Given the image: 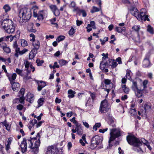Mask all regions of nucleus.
Returning <instances> with one entry per match:
<instances>
[{
  "instance_id": "1",
  "label": "nucleus",
  "mask_w": 154,
  "mask_h": 154,
  "mask_svg": "<svg viewBox=\"0 0 154 154\" xmlns=\"http://www.w3.org/2000/svg\"><path fill=\"white\" fill-rule=\"evenodd\" d=\"M29 144V147L31 149L38 148L40 144V140H37L35 138L26 139H23L20 144L21 152L24 153L27 151V144Z\"/></svg>"
},
{
  "instance_id": "2",
  "label": "nucleus",
  "mask_w": 154,
  "mask_h": 154,
  "mask_svg": "<svg viewBox=\"0 0 154 154\" xmlns=\"http://www.w3.org/2000/svg\"><path fill=\"white\" fill-rule=\"evenodd\" d=\"M131 13L134 16L137 18L140 21H145L147 20L149 21L148 18V16L146 15V11L145 9H142L140 11V13H139L137 9L134 8L133 10L131 11Z\"/></svg>"
},
{
  "instance_id": "3",
  "label": "nucleus",
  "mask_w": 154,
  "mask_h": 154,
  "mask_svg": "<svg viewBox=\"0 0 154 154\" xmlns=\"http://www.w3.org/2000/svg\"><path fill=\"white\" fill-rule=\"evenodd\" d=\"M31 12L29 8H24L21 9L19 13V16L20 18L24 20L30 19L31 17Z\"/></svg>"
},
{
  "instance_id": "4",
  "label": "nucleus",
  "mask_w": 154,
  "mask_h": 154,
  "mask_svg": "<svg viewBox=\"0 0 154 154\" xmlns=\"http://www.w3.org/2000/svg\"><path fill=\"white\" fill-rule=\"evenodd\" d=\"M127 140L130 144L134 146H138L142 145L141 139L140 140L132 135H128L127 137Z\"/></svg>"
},
{
  "instance_id": "5",
  "label": "nucleus",
  "mask_w": 154,
  "mask_h": 154,
  "mask_svg": "<svg viewBox=\"0 0 154 154\" xmlns=\"http://www.w3.org/2000/svg\"><path fill=\"white\" fill-rule=\"evenodd\" d=\"M110 137L109 140V142L110 143L111 142L114 140L116 138L118 137L121 135L122 132L119 128H113L110 129Z\"/></svg>"
},
{
  "instance_id": "6",
  "label": "nucleus",
  "mask_w": 154,
  "mask_h": 154,
  "mask_svg": "<svg viewBox=\"0 0 154 154\" xmlns=\"http://www.w3.org/2000/svg\"><path fill=\"white\" fill-rule=\"evenodd\" d=\"M140 84H137V82L133 81L131 88L135 93L136 96L140 97L142 96V92Z\"/></svg>"
},
{
  "instance_id": "7",
  "label": "nucleus",
  "mask_w": 154,
  "mask_h": 154,
  "mask_svg": "<svg viewBox=\"0 0 154 154\" xmlns=\"http://www.w3.org/2000/svg\"><path fill=\"white\" fill-rule=\"evenodd\" d=\"M103 140V137L101 136L96 135L93 137L91 140V144L90 147L92 149H94L97 146L102 143Z\"/></svg>"
},
{
  "instance_id": "8",
  "label": "nucleus",
  "mask_w": 154,
  "mask_h": 154,
  "mask_svg": "<svg viewBox=\"0 0 154 154\" xmlns=\"http://www.w3.org/2000/svg\"><path fill=\"white\" fill-rule=\"evenodd\" d=\"M110 107L106 100L102 101L100 103L99 111L101 112L106 113L108 111Z\"/></svg>"
},
{
  "instance_id": "9",
  "label": "nucleus",
  "mask_w": 154,
  "mask_h": 154,
  "mask_svg": "<svg viewBox=\"0 0 154 154\" xmlns=\"http://www.w3.org/2000/svg\"><path fill=\"white\" fill-rule=\"evenodd\" d=\"M36 10L34 9L33 11V15L35 17H37V19L39 20H42L44 19V17L46 15V12L43 11H40L38 14L35 11Z\"/></svg>"
},
{
  "instance_id": "10",
  "label": "nucleus",
  "mask_w": 154,
  "mask_h": 154,
  "mask_svg": "<svg viewBox=\"0 0 154 154\" xmlns=\"http://www.w3.org/2000/svg\"><path fill=\"white\" fill-rule=\"evenodd\" d=\"M46 152L49 154H60L58 149L54 146H48Z\"/></svg>"
},
{
  "instance_id": "11",
  "label": "nucleus",
  "mask_w": 154,
  "mask_h": 154,
  "mask_svg": "<svg viewBox=\"0 0 154 154\" xmlns=\"http://www.w3.org/2000/svg\"><path fill=\"white\" fill-rule=\"evenodd\" d=\"M1 27L5 29V28L8 26H9L12 25L13 23L11 20L6 19L3 20L2 21H1Z\"/></svg>"
},
{
  "instance_id": "12",
  "label": "nucleus",
  "mask_w": 154,
  "mask_h": 154,
  "mask_svg": "<svg viewBox=\"0 0 154 154\" xmlns=\"http://www.w3.org/2000/svg\"><path fill=\"white\" fill-rule=\"evenodd\" d=\"M26 100L30 103H32L34 100V97L33 94L30 92H28L26 96Z\"/></svg>"
},
{
  "instance_id": "13",
  "label": "nucleus",
  "mask_w": 154,
  "mask_h": 154,
  "mask_svg": "<svg viewBox=\"0 0 154 154\" xmlns=\"http://www.w3.org/2000/svg\"><path fill=\"white\" fill-rule=\"evenodd\" d=\"M15 26L13 23L12 25L9 26H8L5 28V30L6 32L8 33H12L15 31Z\"/></svg>"
},
{
  "instance_id": "14",
  "label": "nucleus",
  "mask_w": 154,
  "mask_h": 154,
  "mask_svg": "<svg viewBox=\"0 0 154 154\" xmlns=\"http://www.w3.org/2000/svg\"><path fill=\"white\" fill-rule=\"evenodd\" d=\"M6 75L10 82V83H12L13 82V81L16 79L17 77V75L15 73L11 74L7 73Z\"/></svg>"
},
{
  "instance_id": "15",
  "label": "nucleus",
  "mask_w": 154,
  "mask_h": 154,
  "mask_svg": "<svg viewBox=\"0 0 154 154\" xmlns=\"http://www.w3.org/2000/svg\"><path fill=\"white\" fill-rule=\"evenodd\" d=\"M75 128L76 129L77 133L79 135H82L83 133V129L81 124H77L75 125Z\"/></svg>"
},
{
  "instance_id": "16",
  "label": "nucleus",
  "mask_w": 154,
  "mask_h": 154,
  "mask_svg": "<svg viewBox=\"0 0 154 154\" xmlns=\"http://www.w3.org/2000/svg\"><path fill=\"white\" fill-rule=\"evenodd\" d=\"M10 84L11 85L12 88L14 91H17L20 86V84L17 82H13Z\"/></svg>"
},
{
  "instance_id": "17",
  "label": "nucleus",
  "mask_w": 154,
  "mask_h": 154,
  "mask_svg": "<svg viewBox=\"0 0 154 154\" xmlns=\"http://www.w3.org/2000/svg\"><path fill=\"white\" fill-rule=\"evenodd\" d=\"M38 90L39 91H41L42 89L46 86L45 82L42 81H39L38 82Z\"/></svg>"
},
{
  "instance_id": "18",
  "label": "nucleus",
  "mask_w": 154,
  "mask_h": 154,
  "mask_svg": "<svg viewBox=\"0 0 154 154\" xmlns=\"http://www.w3.org/2000/svg\"><path fill=\"white\" fill-rule=\"evenodd\" d=\"M32 45L34 47V49L35 50L37 51L38 49L40 46V43L38 40H35L33 42Z\"/></svg>"
},
{
  "instance_id": "19",
  "label": "nucleus",
  "mask_w": 154,
  "mask_h": 154,
  "mask_svg": "<svg viewBox=\"0 0 154 154\" xmlns=\"http://www.w3.org/2000/svg\"><path fill=\"white\" fill-rule=\"evenodd\" d=\"M148 81L147 80H145L142 82V84L141 83L140 84V87H141V90L142 91L147 88V85L148 84Z\"/></svg>"
},
{
  "instance_id": "20",
  "label": "nucleus",
  "mask_w": 154,
  "mask_h": 154,
  "mask_svg": "<svg viewBox=\"0 0 154 154\" xmlns=\"http://www.w3.org/2000/svg\"><path fill=\"white\" fill-rule=\"evenodd\" d=\"M144 108L145 111H142V114L144 115H146V112L149 110L151 108V107L149 105L146 103L144 104Z\"/></svg>"
},
{
  "instance_id": "21",
  "label": "nucleus",
  "mask_w": 154,
  "mask_h": 154,
  "mask_svg": "<svg viewBox=\"0 0 154 154\" xmlns=\"http://www.w3.org/2000/svg\"><path fill=\"white\" fill-rule=\"evenodd\" d=\"M37 51L35 49L32 50L29 54V59H32L35 57L37 53Z\"/></svg>"
},
{
  "instance_id": "22",
  "label": "nucleus",
  "mask_w": 154,
  "mask_h": 154,
  "mask_svg": "<svg viewBox=\"0 0 154 154\" xmlns=\"http://www.w3.org/2000/svg\"><path fill=\"white\" fill-rule=\"evenodd\" d=\"M69 6L71 8H73V11H76L78 9V7L76 6L75 3L73 1L71 2L70 4L69 5Z\"/></svg>"
},
{
  "instance_id": "23",
  "label": "nucleus",
  "mask_w": 154,
  "mask_h": 154,
  "mask_svg": "<svg viewBox=\"0 0 154 154\" xmlns=\"http://www.w3.org/2000/svg\"><path fill=\"white\" fill-rule=\"evenodd\" d=\"M106 66L107 67L109 68V65L108 64V62H100V68L102 70H104Z\"/></svg>"
},
{
  "instance_id": "24",
  "label": "nucleus",
  "mask_w": 154,
  "mask_h": 154,
  "mask_svg": "<svg viewBox=\"0 0 154 154\" xmlns=\"http://www.w3.org/2000/svg\"><path fill=\"white\" fill-rule=\"evenodd\" d=\"M142 144V143L146 145L147 147L151 150L152 149V148L149 145V142L146 140H145L144 138H142L141 139Z\"/></svg>"
},
{
  "instance_id": "25",
  "label": "nucleus",
  "mask_w": 154,
  "mask_h": 154,
  "mask_svg": "<svg viewBox=\"0 0 154 154\" xmlns=\"http://www.w3.org/2000/svg\"><path fill=\"white\" fill-rule=\"evenodd\" d=\"M143 66L145 67H148L150 66V61L148 59L145 58L143 62Z\"/></svg>"
},
{
  "instance_id": "26",
  "label": "nucleus",
  "mask_w": 154,
  "mask_h": 154,
  "mask_svg": "<svg viewBox=\"0 0 154 154\" xmlns=\"http://www.w3.org/2000/svg\"><path fill=\"white\" fill-rule=\"evenodd\" d=\"M68 97L69 98H72L74 97L75 92L71 89H69L68 91Z\"/></svg>"
},
{
  "instance_id": "27",
  "label": "nucleus",
  "mask_w": 154,
  "mask_h": 154,
  "mask_svg": "<svg viewBox=\"0 0 154 154\" xmlns=\"http://www.w3.org/2000/svg\"><path fill=\"white\" fill-rule=\"evenodd\" d=\"M104 82L105 84L106 85H109L111 84L110 86L111 87L110 88H112L113 87V84L111 83V81L110 80L106 79L104 80Z\"/></svg>"
},
{
  "instance_id": "28",
  "label": "nucleus",
  "mask_w": 154,
  "mask_h": 154,
  "mask_svg": "<svg viewBox=\"0 0 154 154\" xmlns=\"http://www.w3.org/2000/svg\"><path fill=\"white\" fill-rule=\"evenodd\" d=\"M24 64L25 68L26 69V70L27 72L29 73L30 72L28 70V69L29 66L30 67V65H32L30 63H29L27 60H25L24 62Z\"/></svg>"
},
{
  "instance_id": "29",
  "label": "nucleus",
  "mask_w": 154,
  "mask_h": 154,
  "mask_svg": "<svg viewBox=\"0 0 154 154\" xmlns=\"http://www.w3.org/2000/svg\"><path fill=\"white\" fill-rule=\"evenodd\" d=\"M20 43L21 46L23 47H24L28 45L27 42L25 39H21L20 40Z\"/></svg>"
},
{
  "instance_id": "30",
  "label": "nucleus",
  "mask_w": 154,
  "mask_h": 154,
  "mask_svg": "<svg viewBox=\"0 0 154 154\" xmlns=\"http://www.w3.org/2000/svg\"><path fill=\"white\" fill-rule=\"evenodd\" d=\"M125 27H119L116 26L115 28L116 31L119 33H121L122 32L125 30Z\"/></svg>"
},
{
  "instance_id": "31",
  "label": "nucleus",
  "mask_w": 154,
  "mask_h": 154,
  "mask_svg": "<svg viewBox=\"0 0 154 154\" xmlns=\"http://www.w3.org/2000/svg\"><path fill=\"white\" fill-rule=\"evenodd\" d=\"M44 99L43 98H40L37 101L38 103V108L42 106L44 102Z\"/></svg>"
},
{
  "instance_id": "32",
  "label": "nucleus",
  "mask_w": 154,
  "mask_h": 154,
  "mask_svg": "<svg viewBox=\"0 0 154 154\" xmlns=\"http://www.w3.org/2000/svg\"><path fill=\"white\" fill-rule=\"evenodd\" d=\"M2 48L4 51L7 53H9L11 52L10 49L8 47H7L6 45L2 46Z\"/></svg>"
},
{
  "instance_id": "33",
  "label": "nucleus",
  "mask_w": 154,
  "mask_h": 154,
  "mask_svg": "<svg viewBox=\"0 0 154 154\" xmlns=\"http://www.w3.org/2000/svg\"><path fill=\"white\" fill-rule=\"evenodd\" d=\"M108 54H106L105 56L103 57L102 59V61L101 62H111V60H109L108 61H107V60L108 59Z\"/></svg>"
},
{
  "instance_id": "34",
  "label": "nucleus",
  "mask_w": 154,
  "mask_h": 154,
  "mask_svg": "<svg viewBox=\"0 0 154 154\" xmlns=\"http://www.w3.org/2000/svg\"><path fill=\"white\" fill-rule=\"evenodd\" d=\"M122 88L124 92L126 94H128L129 91L128 88L126 87L125 85H123L122 86Z\"/></svg>"
},
{
  "instance_id": "35",
  "label": "nucleus",
  "mask_w": 154,
  "mask_h": 154,
  "mask_svg": "<svg viewBox=\"0 0 154 154\" xmlns=\"http://www.w3.org/2000/svg\"><path fill=\"white\" fill-rule=\"evenodd\" d=\"M3 8L4 9L5 12H7L9 11L11 9L10 7L8 4L5 5L3 6Z\"/></svg>"
},
{
  "instance_id": "36",
  "label": "nucleus",
  "mask_w": 154,
  "mask_h": 154,
  "mask_svg": "<svg viewBox=\"0 0 154 154\" xmlns=\"http://www.w3.org/2000/svg\"><path fill=\"white\" fill-rule=\"evenodd\" d=\"M59 63L60 66H62L66 65L68 63V62L66 60L62 59L59 61Z\"/></svg>"
},
{
  "instance_id": "37",
  "label": "nucleus",
  "mask_w": 154,
  "mask_h": 154,
  "mask_svg": "<svg viewBox=\"0 0 154 154\" xmlns=\"http://www.w3.org/2000/svg\"><path fill=\"white\" fill-rule=\"evenodd\" d=\"M3 124L6 127V129L8 131H9L11 128V126L9 125V123L5 122H4L3 123Z\"/></svg>"
},
{
  "instance_id": "38",
  "label": "nucleus",
  "mask_w": 154,
  "mask_h": 154,
  "mask_svg": "<svg viewBox=\"0 0 154 154\" xmlns=\"http://www.w3.org/2000/svg\"><path fill=\"white\" fill-rule=\"evenodd\" d=\"M129 112L132 116H134L136 114V110L135 109H130L129 110Z\"/></svg>"
},
{
  "instance_id": "39",
  "label": "nucleus",
  "mask_w": 154,
  "mask_h": 154,
  "mask_svg": "<svg viewBox=\"0 0 154 154\" xmlns=\"http://www.w3.org/2000/svg\"><path fill=\"white\" fill-rule=\"evenodd\" d=\"M100 10V9L98 8L95 6H93L92 7V9L91 11V12L92 13L97 12L99 11Z\"/></svg>"
},
{
  "instance_id": "40",
  "label": "nucleus",
  "mask_w": 154,
  "mask_h": 154,
  "mask_svg": "<svg viewBox=\"0 0 154 154\" xmlns=\"http://www.w3.org/2000/svg\"><path fill=\"white\" fill-rule=\"evenodd\" d=\"M147 31L151 34L153 33V30L152 27L150 25H148L147 27Z\"/></svg>"
},
{
  "instance_id": "41",
  "label": "nucleus",
  "mask_w": 154,
  "mask_h": 154,
  "mask_svg": "<svg viewBox=\"0 0 154 154\" xmlns=\"http://www.w3.org/2000/svg\"><path fill=\"white\" fill-rule=\"evenodd\" d=\"M101 125V124L100 123H96L95 125L93 127V129L95 131L97 130V128H99Z\"/></svg>"
},
{
  "instance_id": "42",
  "label": "nucleus",
  "mask_w": 154,
  "mask_h": 154,
  "mask_svg": "<svg viewBox=\"0 0 154 154\" xmlns=\"http://www.w3.org/2000/svg\"><path fill=\"white\" fill-rule=\"evenodd\" d=\"M132 29L133 30L138 32L140 29V27L138 25H134L132 27Z\"/></svg>"
},
{
  "instance_id": "43",
  "label": "nucleus",
  "mask_w": 154,
  "mask_h": 154,
  "mask_svg": "<svg viewBox=\"0 0 154 154\" xmlns=\"http://www.w3.org/2000/svg\"><path fill=\"white\" fill-rule=\"evenodd\" d=\"M65 38V37L64 36L60 35L57 38L56 40L58 42H59L63 40Z\"/></svg>"
},
{
  "instance_id": "44",
  "label": "nucleus",
  "mask_w": 154,
  "mask_h": 154,
  "mask_svg": "<svg viewBox=\"0 0 154 154\" xmlns=\"http://www.w3.org/2000/svg\"><path fill=\"white\" fill-rule=\"evenodd\" d=\"M17 108L19 110H21L22 109H24V111L26 110V108L21 104H19L17 106Z\"/></svg>"
},
{
  "instance_id": "45",
  "label": "nucleus",
  "mask_w": 154,
  "mask_h": 154,
  "mask_svg": "<svg viewBox=\"0 0 154 154\" xmlns=\"http://www.w3.org/2000/svg\"><path fill=\"white\" fill-rule=\"evenodd\" d=\"M117 63L116 61H112L111 64L109 66H111V67L112 68H114L117 65Z\"/></svg>"
},
{
  "instance_id": "46",
  "label": "nucleus",
  "mask_w": 154,
  "mask_h": 154,
  "mask_svg": "<svg viewBox=\"0 0 154 154\" xmlns=\"http://www.w3.org/2000/svg\"><path fill=\"white\" fill-rule=\"evenodd\" d=\"M15 36H12V35L7 36L6 37V38L8 40V41H9L11 42L12 41L14 38Z\"/></svg>"
},
{
  "instance_id": "47",
  "label": "nucleus",
  "mask_w": 154,
  "mask_h": 154,
  "mask_svg": "<svg viewBox=\"0 0 154 154\" xmlns=\"http://www.w3.org/2000/svg\"><path fill=\"white\" fill-rule=\"evenodd\" d=\"M90 24L91 26V27L93 29H96L95 23L94 21H92L90 22V24Z\"/></svg>"
},
{
  "instance_id": "48",
  "label": "nucleus",
  "mask_w": 154,
  "mask_h": 154,
  "mask_svg": "<svg viewBox=\"0 0 154 154\" xmlns=\"http://www.w3.org/2000/svg\"><path fill=\"white\" fill-rule=\"evenodd\" d=\"M50 8L53 12H54L55 10L57 9V6L54 5H50Z\"/></svg>"
},
{
  "instance_id": "49",
  "label": "nucleus",
  "mask_w": 154,
  "mask_h": 154,
  "mask_svg": "<svg viewBox=\"0 0 154 154\" xmlns=\"http://www.w3.org/2000/svg\"><path fill=\"white\" fill-rule=\"evenodd\" d=\"M24 99V96H21L19 98H18V101L20 103L23 104Z\"/></svg>"
},
{
  "instance_id": "50",
  "label": "nucleus",
  "mask_w": 154,
  "mask_h": 154,
  "mask_svg": "<svg viewBox=\"0 0 154 154\" xmlns=\"http://www.w3.org/2000/svg\"><path fill=\"white\" fill-rule=\"evenodd\" d=\"M75 32V29L73 28L72 27L69 31V35H72Z\"/></svg>"
},
{
  "instance_id": "51",
  "label": "nucleus",
  "mask_w": 154,
  "mask_h": 154,
  "mask_svg": "<svg viewBox=\"0 0 154 154\" xmlns=\"http://www.w3.org/2000/svg\"><path fill=\"white\" fill-rule=\"evenodd\" d=\"M43 63V61L42 60L40 61L39 59H37L36 60V63L37 65L38 66H40L42 65V64Z\"/></svg>"
},
{
  "instance_id": "52",
  "label": "nucleus",
  "mask_w": 154,
  "mask_h": 154,
  "mask_svg": "<svg viewBox=\"0 0 154 154\" xmlns=\"http://www.w3.org/2000/svg\"><path fill=\"white\" fill-rule=\"evenodd\" d=\"M54 14L56 16H58L60 14V12L59 10L58 9H57L56 10H55L54 12H53Z\"/></svg>"
},
{
  "instance_id": "53",
  "label": "nucleus",
  "mask_w": 154,
  "mask_h": 154,
  "mask_svg": "<svg viewBox=\"0 0 154 154\" xmlns=\"http://www.w3.org/2000/svg\"><path fill=\"white\" fill-rule=\"evenodd\" d=\"M79 12L82 14V16L83 17H85L86 16L87 14L85 10H79Z\"/></svg>"
},
{
  "instance_id": "54",
  "label": "nucleus",
  "mask_w": 154,
  "mask_h": 154,
  "mask_svg": "<svg viewBox=\"0 0 154 154\" xmlns=\"http://www.w3.org/2000/svg\"><path fill=\"white\" fill-rule=\"evenodd\" d=\"M28 50L26 48L23 49L22 50L19 52V54L22 55L28 51Z\"/></svg>"
},
{
  "instance_id": "55",
  "label": "nucleus",
  "mask_w": 154,
  "mask_h": 154,
  "mask_svg": "<svg viewBox=\"0 0 154 154\" xmlns=\"http://www.w3.org/2000/svg\"><path fill=\"white\" fill-rule=\"evenodd\" d=\"M25 89L24 88H22L19 92V94H21V96H24Z\"/></svg>"
},
{
  "instance_id": "56",
  "label": "nucleus",
  "mask_w": 154,
  "mask_h": 154,
  "mask_svg": "<svg viewBox=\"0 0 154 154\" xmlns=\"http://www.w3.org/2000/svg\"><path fill=\"white\" fill-rule=\"evenodd\" d=\"M86 28L87 29V32H90L92 30V28L91 27L90 24H88Z\"/></svg>"
},
{
  "instance_id": "57",
  "label": "nucleus",
  "mask_w": 154,
  "mask_h": 154,
  "mask_svg": "<svg viewBox=\"0 0 154 154\" xmlns=\"http://www.w3.org/2000/svg\"><path fill=\"white\" fill-rule=\"evenodd\" d=\"M75 117H73L72 119H70V121L71 122H72L73 123L75 124L76 125L77 124L79 123L77 122V121L75 120Z\"/></svg>"
},
{
  "instance_id": "58",
  "label": "nucleus",
  "mask_w": 154,
  "mask_h": 154,
  "mask_svg": "<svg viewBox=\"0 0 154 154\" xmlns=\"http://www.w3.org/2000/svg\"><path fill=\"white\" fill-rule=\"evenodd\" d=\"M23 70H20L18 68L16 69V72L19 75H22Z\"/></svg>"
},
{
  "instance_id": "59",
  "label": "nucleus",
  "mask_w": 154,
  "mask_h": 154,
  "mask_svg": "<svg viewBox=\"0 0 154 154\" xmlns=\"http://www.w3.org/2000/svg\"><path fill=\"white\" fill-rule=\"evenodd\" d=\"M29 36L32 38L30 39V41L32 42H34L35 40V35L34 34L32 33L30 34Z\"/></svg>"
},
{
  "instance_id": "60",
  "label": "nucleus",
  "mask_w": 154,
  "mask_h": 154,
  "mask_svg": "<svg viewBox=\"0 0 154 154\" xmlns=\"http://www.w3.org/2000/svg\"><path fill=\"white\" fill-rule=\"evenodd\" d=\"M73 114V112H70L66 113V116L69 118Z\"/></svg>"
},
{
  "instance_id": "61",
  "label": "nucleus",
  "mask_w": 154,
  "mask_h": 154,
  "mask_svg": "<svg viewBox=\"0 0 154 154\" xmlns=\"http://www.w3.org/2000/svg\"><path fill=\"white\" fill-rule=\"evenodd\" d=\"M56 20V17L54 18L53 19L50 20L51 23L53 24H55L56 23H55Z\"/></svg>"
},
{
  "instance_id": "62",
  "label": "nucleus",
  "mask_w": 154,
  "mask_h": 154,
  "mask_svg": "<svg viewBox=\"0 0 154 154\" xmlns=\"http://www.w3.org/2000/svg\"><path fill=\"white\" fill-rule=\"evenodd\" d=\"M107 130H108L107 128H106L105 129H100L99 130V132L100 133H103L107 131Z\"/></svg>"
},
{
  "instance_id": "63",
  "label": "nucleus",
  "mask_w": 154,
  "mask_h": 154,
  "mask_svg": "<svg viewBox=\"0 0 154 154\" xmlns=\"http://www.w3.org/2000/svg\"><path fill=\"white\" fill-rule=\"evenodd\" d=\"M116 62H118L119 64H121L122 63L121 59L120 57H118L116 59Z\"/></svg>"
},
{
  "instance_id": "64",
  "label": "nucleus",
  "mask_w": 154,
  "mask_h": 154,
  "mask_svg": "<svg viewBox=\"0 0 154 154\" xmlns=\"http://www.w3.org/2000/svg\"><path fill=\"white\" fill-rule=\"evenodd\" d=\"M130 72H127L126 75V78L129 80H130L131 79V76H130Z\"/></svg>"
}]
</instances>
